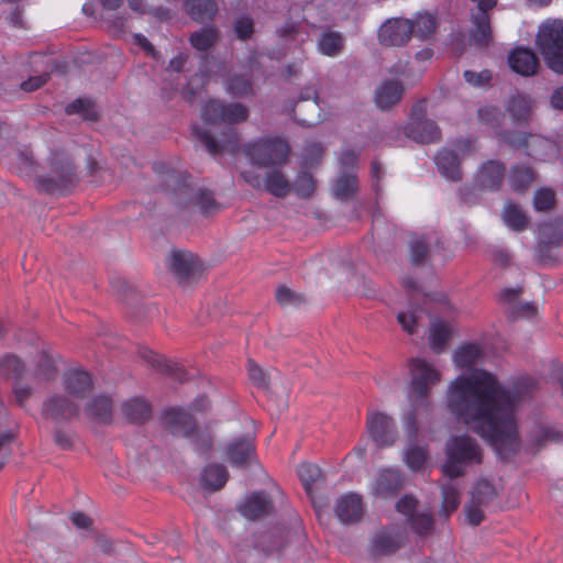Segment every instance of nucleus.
<instances>
[{
  "label": "nucleus",
  "instance_id": "obj_16",
  "mask_svg": "<svg viewBox=\"0 0 563 563\" xmlns=\"http://www.w3.org/2000/svg\"><path fill=\"white\" fill-rule=\"evenodd\" d=\"M507 142L514 145H523L527 154L538 159H547L550 154L555 152V144L540 135H528L520 139L507 137Z\"/></svg>",
  "mask_w": 563,
  "mask_h": 563
},
{
  "label": "nucleus",
  "instance_id": "obj_13",
  "mask_svg": "<svg viewBox=\"0 0 563 563\" xmlns=\"http://www.w3.org/2000/svg\"><path fill=\"white\" fill-rule=\"evenodd\" d=\"M338 519L343 523H354L362 519L364 505L362 497L355 493L340 496L334 506Z\"/></svg>",
  "mask_w": 563,
  "mask_h": 563
},
{
  "label": "nucleus",
  "instance_id": "obj_11",
  "mask_svg": "<svg viewBox=\"0 0 563 563\" xmlns=\"http://www.w3.org/2000/svg\"><path fill=\"white\" fill-rule=\"evenodd\" d=\"M472 150L470 141H459L453 150L443 148L435 156V164L443 177L456 181L461 178L460 162Z\"/></svg>",
  "mask_w": 563,
  "mask_h": 563
},
{
  "label": "nucleus",
  "instance_id": "obj_23",
  "mask_svg": "<svg viewBox=\"0 0 563 563\" xmlns=\"http://www.w3.org/2000/svg\"><path fill=\"white\" fill-rule=\"evenodd\" d=\"M168 267L177 276L187 278L198 267V260L189 252L175 251L168 257Z\"/></svg>",
  "mask_w": 563,
  "mask_h": 563
},
{
  "label": "nucleus",
  "instance_id": "obj_50",
  "mask_svg": "<svg viewBox=\"0 0 563 563\" xmlns=\"http://www.w3.org/2000/svg\"><path fill=\"white\" fill-rule=\"evenodd\" d=\"M412 529L419 533L424 534L427 533L431 527H432V518L430 514L422 512V514H416L410 520H409Z\"/></svg>",
  "mask_w": 563,
  "mask_h": 563
},
{
  "label": "nucleus",
  "instance_id": "obj_6",
  "mask_svg": "<svg viewBox=\"0 0 563 563\" xmlns=\"http://www.w3.org/2000/svg\"><path fill=\"white\" fill-rule=\"evenodd\" d=\"M537 44L547 65L563 74V20L544 21L539 27Z\"/></svg>",
  "mask_w": 563,
  "mask_h": 563
},
{
  "label": "nucleus",
  "instance_id": "obj_61",
  "mask_svg": "<svg viewBox=\"0 0 563 563\" xmlns=\"http://www.w3.org/2000/svg\"><path fill=\"white\" fill-rule=\"evenodd\" d=\"M133 43L142 47L148 55L156 58L157 52L151 42L142 34L136 33L133 35Z\"/></svg>",
  "mask_w": 563,
  "mask_h": 563
},
{
  "label": "nucleus",
  "instance_id": "obj_47",
  "mask_svg": "<svg viewBox=\"0 0 563 563\" xmlns=\"http://www.w3.org/2000/svg\"><path fill=\"white\" fill-rule=\"evenodd\" d=\"M227 90L232 96L247 95L251 91L250 80L241 76L230 78L227 82Z\"/></svg>",
  "mask_w": 563,
  "mask_h": 563
},
{
  "label": "nucleus",
  "instance_id": "obj_14",
  "mask_svg": "<svg viewBox=\"0 0 563 563\" xmlns=\"http://www.w3.org/2000/svg\"><path fill=\"white\" fill-rule=\"evenodd\" d=\"M227 457L234 467H245L251 464L255 459L254 439L246 435L229 442Z\"/></svg>",
  "mask_w": 563,
  "mask_h": 563
},
{
  "label": "nucleus",
  "instance_id": "obj_46",
  "mask_svg": "<svg viewBox=\"0 0 563 563\" xmlns=\"http://www.w3.org/2000/svg\"><path fill=\"white\" fill-rule=\"evenodd\" d=\"M191 202L196 206L202 213H211L218 209V205L216 203L213 197L203 190H198L191 197Z\"/></svg>",
  "mask_w": 563,
  "mask_h": 563
},
{
  "label": "nucleus",
  "instance_id": "obj_58",
  "mask_svg": "<svg viewBox=\"0 0 563 563\" xmlns=\"http://www.w3.org/2000/svg\"><path fill=\"white\" fill-rule=\"evenodd\" d=\"M482 506L471 503L465 507L466 521L472 526H477L483 521L484 515L481 509Z\"/></svg>",
  "mask_w": 563,
  "mask_h": 563
},
{
  "label": "nucleus",
  "instance_id": "obj_37",
  "mask_svg": "<svg viewBox=\"0 0 563 563\" xmlns=\"http://www.w3.org/2000/svg\"><path fill=\"white\" fill-rule=\"evenodd\" d=\"M496 495L495 487L490 482L486 479H481L476 483L475 487L472 490L471 500L473 504H477L478 506H484L488 504Z\"/></svg>",
  "mask_w": 563,
  "mask_h": 563
},
{
  "label": "nucleus",
  "instance_id": "obj_52",
  "mask_svg": "<svg viewBox=\"0 0 563 563\" xmlns=\"http://www.w3.org/2000/svg\"><path fill=\"white\" fill-rule=\"evenodd\" d=\"M129 7L131 10L144 14V13H151L154 16H156L159 20H164L168 18V10L164 8H158L155 10H147L146 5L143 3L142 0H128Z\"/></svg>",
  "mask_w": 563,
  "mask_h": 563
},
{
  "label": "nucleus",
  "instance_id": "obj_3",
  "mask_svg": "<svg viewBox=\"0 0 563 563\" xmlns=\"http://www.w3.org/2000/svg\"><path fill=\"white\" fill-rule=\"evenodd\" d=\"M67 397H53L44 405V413L53 419H69L77 415L79 402L85 400L91 388V377L88 373L71 369L64 378Z\"/></svg>",
  "mask_w": 563,
  "mask_h": 563
},
{
  "label": "nucleus",
  "instance_id": "obj_30",
  "mask_svg": "<svg viewBox=\"0 0 563 563\" xmlns=\"http://www.w3.org/2000/svg\"><path fill=\"white\" fill-rule=\"evenodd\" d=\"M343 47V38L340 33L327 31L323 32L318 42V49L327 56H336Z\"/></svg>",
  "mask_w": 563,
  "mask_h": 563
},
{
  "label": "nucleus",
  "instance_id": "obj_8",
  "mask_svg": "<svg viewBox=\"0 0 563 563\" xmlns=\"http://www.w3.org/2000/svg\"><path fill=\"white\" fill-rule=\"evenodd\" d=\"M424 113L426 101H419L412 108L405 134L419 143H432L440 139L441 132L433 121L424 119Z\"/></svg>",
  "mask_w": 563,
  "mask_h": 563
},
{
  "label": "nucleus",
  "instance_id": "obj_42",
  "mask_svg": "<svg viewBox=\"0 0 563 563\" xmlns=\"http://www.w3.org/2000/svg\"><path fill=\"white\" fill-rule=\"evenodd\" d=\"M411 410L404 415L402 424L409 441H416V437L418 434V424H417V415L420 410H428L424 406H417L410 404Z\"/></svg>",
  "mask_w": 563,
  "mask_h": 563
},
{
  "label": "nucleus",
  "instance_id": "obj_43",
  "mask_svg": "<svg viewBox=\"0 0 563 563\" xmlns=\"http://www.w3.org/2000/svg\"><path fill=\"white\" fill-rule=\"evenodd\" d=\"M421 309H409L406 311H400L397 316V320L400 323L404 331L409 334H413L418 329V321L421 317Z\"/></svg>",
  "mask_w": 563,
  "mask_h": 563
},
{
  "label": "nucleus",
  "instance_id": "obj_34",
  "mask_svg": "<svg viewBox=\"0 0 563 563\" xmlns=\"http://www.w3.org/2000/svg\"><path fill=\"white\" fill-rule=\"evenodd\" d=\"M357 188L356 177L351 173H342L333 186V194L338 199H347Z\"/></svg>",
  "mask_w": 563,
  "mask_h": 563
},
{
  "label": "nucleus",
  "instance_id": "obj_17",
  "mask_svg": "<svg viewBox=\"0 0 563 563\" xmlns=\"http://www.w3.org/2000/svg\"><path fill=\"white\" fill-rule=\"evenodd\" d=\"M244 179L253 187H264L265 190L277 197H284L289 192L290 186L286 178L278 172H271L262 181L260 178L252 176L250 173L242 174Z\"/></svg>",
  "mask_w": 563,
  "mask_h": 563
},
{
  "label": "nucleus",
  "instance_id": "obj_55",
  "mask_svg": "<svg viewBox=\"0 0 563 563\" xmlns=\"http://www.w3.org/2000/svg\"><path fill=\"white\" fill-rule=\"evenodd\" d=\"M247 373L250 379L258 387H265L267 384V376L265 372L254 362L249 361Z\"/></svg>",
  "mask_w": 563,
  "mask_h": 563
},
{
  "label": "nucleus",
  "instance_id": "obj_57",
  "mask_svg": "<svg viewBox=\"0 0 563 563\" xmlns=\"http://www.w3.org/2000/svg\"><path fill=\"white\" fill-rule=\"evenodd\" d=\"M234 30L238 37L245 40L253 34V22L250 18L241 16L235 21Z\"/></svg>",
  "mask_w": 563,
  "mask_h": 563
},
{
  "label": "nucleus",
  "instance_id": "obj_41",
  "mask_svg": "<svg viewBox=\"0 0 563 563\" xmlns=\"http://www.w3.org/2000/svg\"><path fill=\"white\" fill-rule=\"evenodd\" d=\"M531 440L534 443L560 442L563 441V431L553 427L539 426L532 432Z\"/></svg>",
  "mask_w": 563,
  "mask_h": 563
},
{
  "label": "nucleus",
  "instance_id": "obj_25",
  "mask_svg": "<svg viewBox=\"0 0 563 563\" xmlns=\"http://www.w3.org/2000/svg\"><path fill=\"white\" fill-rule=\"evenodd\" d=\"M483 356L481 346L476 343L460 345L453 353V363L460 368H467L475 365Z\"/></svg>",
  "mask_w": 563,
  "mask_h": 563
},
{
  "label": "nucleus",
  "instance_id": "obj_15",
  "mask_svg": "<svg viewBox=\"0 0 563 563\" xmlns=\"http://www.w3.org/2000/svg\"><path fill=\"white\" fill-rule=\"evenodd\" d=\"M401 486L400 472L396 468L380 470L373 484L372 492L376 497L389 498L393 497Z\"/></svg>",
  "mask_w": 563,
  "mask_h": 563
},
{
  "label": "nucleus",
  "instance_id": "obj_5",
  "mask_svg": "<svg viewBox=\"0 0 563 563\" xmlns=\"http://www.w3.org/2000/svg\"><path fill=\"white\" fill-rule=\"evenodd\" d=\"M445 453L446 461L442 466V472L449 478L463 475L468 465L482 461L479 446L474 439L467 435L452 437L448 441Z\"/></svg>",
  "mask_w": 563,
  "mask_h": 563
},
{
  "label": "nucleus",
  "instance_id": "obj_39",
  "mask_svg": "<svg viewBox=\"0 0 563 563\" xmlns=\"http://www.w3.org/2000/svg\"><path fill=\"white\" fill-rule=\"evenodd\" d=\"M298 476L308 494H311L312 485L319 479L320 468L311 463H302L297 468Z\"/></svg>",
  "mask_w": 563,
  "mask_h": 563
},
{
  "label": "nucleus",
  "instance_id": "obj_19",
  "mask_svg": "<svg viewBox=\"0 0 563 563\" xmlns=\"http://www.w3.org/2000/svg\"><path fill=\"white\" fill-rule=\"evenodd\" d=\"M505 175V167L497 161L484 163L476 174V183L483 189L495 190L499 188Z\"/></svg>",
  "mask_w": 563,
  "mask_h": 563
},
{
  "label": "nucleus",
  "instance_id": "obj_45",
  "mask_svg": "<svg viewBox=\"0 0 563 563\" xmlns=\"http://www.w3.org/2000/svg\"><path fill=\"white\" fill-rule=\"evenodd\" d=\"M24 366L14 355H8L0 360V376L19 377Z\"/></svg>",
  "mask_w": 563,
  "mask_h": 563
},
{
  "label": "nucleus",
  "instance_id": "obj_59",
  "mask_svg": "<svg viewBox=\"0 0 563 563\" xmlns=\"http://www.w3.org/2000/svg\"><path fill=\"white\" fill-rule=\"evenodd\" d=\"M321 155H322V147L320 144L313 143V144L309 145L305 150L303 165L312 166L314 163L318 162V159L321 157Z\"/></svg>",
  "mask_w": 563,
  "mask_h": 563
},
{
  "label": "nucleus",
  "instance_id": "obj_2",
  "mask_svg": "<svg viewBox=\"0 0 563 563\" xmlns=\"http://www.w3.org/2000/svg\"><path fill=\"white\" fill-rule=\"evenodd\" d=\"M249 117V110L241 103L223 104L218 100H209L201 110V126L194 124L192 132L201 141L209 153L219 154L222 151H234L238 146V135L233 129H229L225 139L214 140L210 129L221 124H233L245 121Z\"/></svg>",
  "mask_w": 563,
  "mask_h": 563
},
{
  "label": "nucleus",
  "instance_id": "obj_27",
  "mask_svg": "<svg viewBox=\"0 0 563 563\" xmlns=\"http://www.w3.org/2000/svg\"><path fill=\"white\" fill-rule=\"evenodd\" d=\"M185 8L192 19L200 22L211 19L218 9L213 0H187Z\"/></svg>",
  "mask_w": 563,
  "mask_h": 563
},
{
  "label": "nucleus",
  "instance_id": "obj_7",
  "mask_svg": "<svg viewBox=\"0 0 563 563\" xmlns=\"http://www.w3.org/2000/svg\"><path fill=\"white\" fill-rule=\"evenodd\" d=\"M244 153L253 165L265 167L284 163L288 157L289 146L282 139H264L249 143Z\"/></svg>",
  "mask_w": 563,
  "mask_h": 563
},
{
  "label": "nucleus",
  "instance_id": "obj_24",
  "mask_svg": "<svg viewBox=\"0 0 563 563\" xmlns=\"http://www.w3.org/2000/svg\"><path fill=\"white\" fill-rule=\"evenodd\" d=\"M400 543L401 538L398 533L382 530L372 539L371 552L374 555H389L400 547Z\"/></svg>",
  "mask_w": 563,
  "mask_h": 563
},
{
  "label": "nucleus",
  "instance_id": "obj_60",
  "mask_svg": "<svg viewBox=\"0 0 563 563\" xmlns=\"http://www.w3.org/2000/svg\"><path fill=\"white\" fill-rule=\"evenodd\" d=\"M276 299L280 305H291L299 301V297L286 286H280L276 290Z\"/></svg>",
  "mask_w": 563,
  "mask_h": 563
},
{
  "label": "nucleus",
  "instance_id": "obj_32",
  "mask_svg": "<svg viewBox=\"0 0 563 563\" xmlns=\"http://www.w3.org/2000/svg\"><path fill=\"white\" fill-rule=\"evenodd\" d=\"M112 405L107 396H98L86 404V412L100 421H107L111 417Z\"/></svg>",
  "mask_w": 563,
  "mask_h": 563
},
{
  "label": "nucleus",
  "instance_id": "obj_49",
  "mask_svg": "<svg viewBox=\"0 0 563 563\" xmlns=\"http://www.w3.org/2000/svg\"><path fill=\"white\" fill-rule=\"evenodd\" d=\"M463 76L465 81L473 87H483L492 80V73L487 69L478 73L465 70Z\"/></svg>",
  "mask_w": 563,
  "mask_h": 563
},
{
  "label": "nucleus",
  "instance_id": "obj_38",
  "mask_svg": "<svg viewBox=\"0 0 563 563\" xmlns=\"http://www.w3.org/2000/svg\"><path fill=\"white\" fill-rule=\"evenodd\" d=\"M68 114H81L84 119L95 120L97 112L95 104L89 99L78 98L66 108Z\"/></svg>",
  "mask_w": 563,
  "mask_h": 563
},
{
  "label": "nucleus",
  "instance_id": "obj_40",
  "mask_svg": "<svg viewBox=\"0 0 563 563\" xmlns=\"http://www.w3.org/2000/svg\"><path fill=\"white\" fill-rule=\"evenodd\" d=\"M531 100L523 95H517L512 97L509 103V111L517 120H526L531 111Z\"/></svg>",
  "mask_w": 563,
  "mask_h": 563
},
{
  "label": "nucleus",
  "instance_id": "obj_26",
  "mask_svg": "<svg viewBox=\"0 0 563 563\" xmlns=\"http://www.w3.org/2000/svg\"><path fill=\"white\" fill-rule=\"evenodd\" d=\"M228 481V472L222 465L211 464L205 467L201 474V485L209 490H217Z\"/></svg>",
  "mask_w": 563,
  "mask_h": 563
},
{
  "label": "nucleus",
  "instance_id": "obj_62",
  "mask_svg": "<svg viewBox=\"0 0 563 563\" xmlns=\"http://www.w3.org/2000/svg\"><path fill=\"white\" fill-rule=\"evenodd\" d=\"M499 114L500 112L494 107L482 108L478 111L479 119L487 124H493L497 121Z\"/></svg>",
  "mask_w": 563,
  "mask_h": 563
},
{
  "label": "nucleus",
  "instance_id": "obj_53",
  "mask_svg": "<svg viewBox=\"0 0 563 563\" xmlns=\"http://www.w3.org/2000/svg\"><path fill=\"white\" fill-rule=\"evenodd\" d=\"M411 261L420 263L427 254V242L423 236H416L410 243Z\"/></svg>",
  "mask_w": 563,
  "mask_h": 563
},
{
  "label": "nucleus",
  "instance_id": "obj_29",
  "mask_svg": "<svg viewBox=\"0 0 563 563\" xmlns=\"http://www.w3.org/2000/svg\"><path fill=\"white\" fill-rule=\"evenodd\" d=\"M404 452V462L411 471H419L427 460V450L417 441H409Z\"/></svg>",
  "mask_w": 563,
  "mask_h": 563
},
{
  "label": "nucleus",
  "instance_id": "obj_28",
  "mask_svg": "<svg viewBox=\"0 0 563 563\" xmlns=\"http://www.w3.org/2000/svg\"><path fill=\"white\" fill-rule=\"evenodd\" d=\"M411 33L418 38H427L432 35L437 29V20L434 15L428 12L418 13L413 20H411Z\"/></svg>",
  "mask_w": 563,
  "mask_h": 563
},
{
  "label": "nucleus",
  "instance_id": "obj_35",
  "mask_svg": "<svg viewBox=\"0 0 563 563\" xmlns=\"http://www.w3.org/2000/svg\"><path fill=\"white\" fill-rule=\"evenodd\" d=\"M533 173L529 167L515 166L509 175V183L515 191H522L532 183Z\"/></svg>",
  "mask_w": 563,
  "mask_h": 563
},
{
  "label": "nucleus",
  "instance_id": "obj_21",
  "mask_svg": "<svg viewBox=\"0 0 563 563\" xmlns=\"http://www.w3.org/2000/svg\"><path fill=\"white\" fill-rule=\"evenodd\" d=\"M454 333L450 322L435 319L432 321L429 332V344L433 352L441 353L445 350L448 342Z\"/></svg>",
  "mask_w": 563,
  "mask_h": 563
},
{
  "label": "nucleus",
  "instance_id": "obj_63",
  "mask_svg": "<svg viewBox=\"0 0 563 563\" xmlns=\"http://www.w3.org/2000/svg\"><path fill=\"white\" fill-rule=\"evenodd\" d=\"M47 80V76H36L33 78H30L26 81H23L21 84V88L25 91H33L42 87Z\"/></svg>",
  "mask_w": 563,
  "mask_h": 563
},
{
  "label": "nucleus",
  "instance_id": "obj_9",
  "mask_svg": "<svg viewBox=\"0 0 563 563\" xmlns=\"http://www.w3.org/2000/svg\"><path fill=\"white\" fill-rule=\"evenodd\" d=\"M163 420L170 432L190 438L194 443H203L206 446H210V434L196 430L191 415L184 409L172 408L165 411Z\"/></svg>",
  "mask_w": 563,
  "mask_h": 563
},
{
  "label": "nucleus",
  "instance_id": "obj_10",
  "mask_svg": "<svg viewBox=\"0 0 563 563\" xmlns=\"http://www.w3.org/2000/svg\"><path fill=\"white\" fill-rule=\"evenodd\" d=\"M366 431L371 439L379 446H390L398 439L394 418L378 410L368 411Z\"/></svg>",
  "mask_w": 563,
  "mask_h": 563
},
{
  "label": "nucleus",
  "instance_id": "obj_22",
  "mask_svg": "<svg viewBox=\"0 0 563 563\" xmlns=\"http://www.w3.org/2000/svg\"><path fill=\"white\" fill-rule=\"evenodd\" d=\"M402 86L395 80H386L376 89V106L384 110L396 104L402 96Z\"/></svg>",
  "mask_w": 563,
  "mask_h": 563
},
{
  "label": "nucleus",
  "instance_id": "obj_44",
  "mask_svg": "<svg viewBox=\"0 0 563 563\" xmlns=\"http://www.w3.org/2000/svg\"><path fill=\"white\" fill-rule=\"evenodd\" d=\"M216 38L217 33L212 27H203L191 35L190 42L195 48L203 51L210 47Z\"/></svg>",
  "mask_w": 563,
  "mask_h": 563
},
{
  "label": "nucleus",
  "instance_id": "obj_56",
  "mask_svg": "<svg viewBox=\"0 0 563 563\" xmlns=\"http://www.w3.org/2000/svg\"><path fill=\"white\" fill-rule=\"evenodd\" d=\"M397 511L404 514L408 521L416 515L417 500L412 496H404L396 504Z\"/></svg>",
  "mask_w": 563,
  "mask_h": 563
},
{
  "label": "nucleus",
  "instance_id": "obj_18",
  "mask_svg": "<svg viewBox=\"0 0 563 563\" xmlns=\"http://www.w3.org/2000/svg\"><path fill=\"white\" fill-rule=\"evenodd\" d=\"M510 68L522 76H532L536 74L539 63L531 49L517 47L508 56Z\"/></svg>",
  "mask_w": 563,
  "mask_h": 563
},
{
  "label": "nucleus",
  "instance_id": "obj_54",
  "mask_svg": "<svg viewBox=\"0 0 563 563\" xmlns=\"http://www.w3.org/2000/svg\"><path fill=\"white\" fill-rule=\"evenodd\" d=\"M55 371V360L48 350L43 349L42 360L38 365L40 375L45 378H49Z\"/></svg>",
  "mask_w": 563,
  "mask_h": 563
},
{
  "label": "nucleus",
  "instance_id": "obj_4",
  "mask_svg": "<svg viewBox=\"0 0 563 563\" xmlns=\"http://www.w3.org/2000/svg\"><path fill=\"white\" fill-rule=\"evenodd\" d=\"M410 384L408 401L417 406L430 407L431 389L441 382V372L424 358H412L409 362Z\"/></svg>",
  "mask_w": 563,
  "mask_h": 563
},
{
  "label": "nucleus",
  "instance_id": "obj_20",
  "mask_svg": "<svg viewBox=\"0 0 563 563\" xmlns=\"http://www.w3.org/2000/svg\"><path fill=\"white\" fill-rule=\"evenodd\" d=\"M272 509V504L264 493H253L239 505L240 514L247 519H257Z\"/></svg>",
  "mask_w": 563,
  "mask_h": 563
},
{
  "label": "nucleus",
  "instance_id": "obj_36",
  "mask_svg": "<svg viewBox=\"0 0 563 563\" xmlns=\"http://www.w3.org/2000/svg\"><path fill=\"white\" fill-rule=\"evenodd\" d=\"M460 501V493L457 488L452 483L443 485L441 511L445 516L451 515L459 508Z\"/></svg>",
  "mask_w": 563,
  "mask_h": 563
},
{
  "label": "nucleus",
  "instance_id": "obj_31",
  "mask_svg": "<svg viewBox=\"0 0 563 563\" xmlns=\"http://www.w3.org/2000/svg\"><path fill=\"white\" fill-rule=\"evenodd\" d=\"M125 418L134 422H142L150 416L148 405L141 398L126 400L122 406Z\"/></svg>",
  "mask_w": 563,
  "mask_h": 563
},
{
  "label": "nucleus",
  "instance_id": "obj_1",
  "mask_svg": "<svg viewBox=\"0 0 563 563\" xmlns=\"http://www.w3.org/2000/svg\"><path fill=\"white\" fill-rule=\"evenodd\" d=\"M534 384L525 378L505 389L490 372L475 368L456 376L448 386L445 404L450 413L481 435L504 460L519 448L518 402Z\"/></svg>",
  "mask_w": 563,
  "mask_h": 563
},
{
  "label": "nucleus",
  "instance_id": "obj_48",
  "mask_svg": "<svg viewBox=\"0 0 563 563\" xmlns=\"http://www.w3.org/2000/svg\"><path fill=\"white\" fill-rule=\"evenodd\" d=\"M554 203V192L549 188H541L536 191L533 206L536 210L542 211L550 209Z\"/></svg>",
  "mask_w": 563,
  "mask_h": 563
},
{
  "label": "nucleus",
  "instance_id": "obj_12",
  "mask_svg": "<svg viewBox=\"0 0 563 563\" xmlns=\"http://www.w3.org/2000/svg\"><path fill=\"white\" fill-rule=\"evenodd\" d=\"M411 26V20L401 18L389 19L379 29V41L386 46H400L412 35Z\"/></svg>",
  "mask_w": 563,
  "mask_h": 563
},
{
  "label": "nucleus",
  "instance_id": "obj_33",
  "mask_svg": "<svg viewBox=\"0 0 563 563\" xmlns=\"http://www.w3.org/2000/svg\"><path fill=\"white\" fill-rule=\"evenodd\" d=\"M504 223L515 231H522L528 223V219L523 211L514 203H507L503 212Z\"/></svg>",
  "mask_w": 563,
  "mask_h": 563
},
{
  "label": "nucleus",
  "instance_id": "obj_64",
  "mask_svg": "<svg viewBox=\"0 0 563 563\" xmlns=\"http://www.w3.org/2000/svg\"><path fill=\"white\" fill-rule=\"evenodd\" d=\"M70 520H71L73 525L75 527H77L78 529H87L91 523L90 518L81 512L71 514Z\"/></svg>",
  "mask_w": 563,
  "mask_h": 563
},
{
  "label": "nucleus",
  "instance_id": "obj_51",
  "mask_svg": "<svg viewBox=\"0 0 563 563\" xmlns=\"http://www.w3.org/2000/svg\"><path fill=\"white\" fill-rule=\"evenodd\" d=\"M295 190L299 196L309 197L314 190V181L311 175L302 173L295 183Z\"/></svg>",
  "mask_w": 563,
  "mask_h": 563
}]
</instances>
